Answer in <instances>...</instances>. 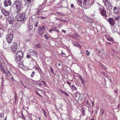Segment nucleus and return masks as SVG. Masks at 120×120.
I'll list each match as a JSON object with an SVG mask.
<instances>
[{
    "instance_id": "f257e3e1",
    "label": "nucleus",
    "mask_w": 120,
    "mask_h": 120,
    "mask_svg": "<svg viewBox=\"0 0 120 120\" xmlns=\"http://www.w3.org/2000/svg\"><path fill=\"white\" fill-rule=\"evenodd\" d=\"M14 6H15V7L14 9V12L16 13H20L21 11L20 8V4L19 1H15L13 4Z\"/></svg>"
},
{
    "instance_id": "f03ea898",
    "label": "nucleus",
    "mask_w": 120,
    "mask_h": 120,
    "mask_svg": "<svg viewBox=\"0 0 120 120\" xmlns=\"http://www.w3.org/2000/svg\"><path fill=\"white\" fill-rule=\"evenodd\" d=\"M23 56V52L20 51L15 53V54L14 55L15 59L16 61L20 60L22 59Z\"/></svg>"
},
{
    "instance_id": "7ed1b4c3",
    "label": "nucleus",
    "mask_w": 120,
    "mask_h": 120,
    "mask_svg": "<svg viewBox=\"0 0 120 120\" xmlns=\"http://www.w3.org/2000/svg\"><path fill=\"white\" fill-rule=\"evenodd\" d=\"M99 10L100 14L103 16V18L106 19L107 16L106 14V11L104 8L102 7L100 8Z\"/></svg>"
},
{
    "instance_id": "20e7f679",
    "label": "nucleus",
    "mask_w": 120,
    "mask_h": 120,
    "mask_svg": "<svg viewBox=\"0 0 120 120\" xmlns=\"http://www.w3.org/2000/svg\"><path fill=\"white\" fill-rule=\"evenodd\" d=\"M13 37V35L11 34H9L6 35V39L8 43L10 44L11 43Z\"/></svg>"
},
{
    "instance_id": "39448f33",
    "label": "nucleus",
    "mask_w": 120,
    "mask_h": 120,
    "mask_svg": "<svg viewBox=\"0 0 120 120\" xmlns=\"http://www.w3.org/2000/svg\"><path fill=\"white\" fill-rule=\"evenodd\" d=\"M0 8L3 14L5 16H8L10 15V13L8 11L5 10L2 7H0Z\"/></svg>"
},
{
    "instance_id": "423d86ee",
    "label": "nucleus",
    "mask_w": 120,
    "mask_h": 120,
    "mask_svg": "<svg viewBox=\"0 0 120 120\" xmlns=\"http://www.w3.org/2000/svg\"><path fill=\"white\" fill-rule=\"evenodd\" d=\"M25 17V15L23 13H21L19 14V17L17 19L18 21H20L23 20Z\"/></svg>"
},
{
    "instance_id": "0eeeda50",
    "label": "nucleus",
    "mask_w": 120,
    "mask_h": 120,
    "mask_svg": "<svg viewBox=\"0 0 120 120\" xmlns=\"http://www.w3.org/2000/svg\"><path fill=\"white\" fill-rule=\"evenodd\" d=\"M4 4L5 7H7L11 5V2L10 0H4Z\"/></svg>"
},
{
    "instance_id": "6e6552de",
    "label": "nucleus",
    "mask_w": 120,
    "mask_h": 120,
    "mask_svg": "<svg viewBox=\"0 0 120 120\" xmlns=\"http://www.w3.org/2000/svg\"><path fill=\"white\" fill-rule=\"evenodd\" d=\"M45 30V27L44 26H43L41 28L40 30H38V33L39 35L41 36L44 33V31Z\"/></svg>"
},
{
    "instance_id": "1a4fd4ad",
    "label": "nucleus",
    "mask_w": 120,
    "mask_h": 120,
    "mask_svg": "<svg viewBox=\"0 0 120 120\" xmlns=\"http://www.w3.org/2000/svg\"><path fill=\"white\" fill-rule=\"evenodd\" d=\"M108 21L109 23L112 26H114L116 24V22L115 20L112 18H110L108 19Z\"/></svg>"
},
{
    "instance_id": "9d476101",
    "label": "nucleus",
    "mask_w": 120,
    "mask_h": 120,
    "mask_svg": "<svg viewBox=\"0 0 120 120\" xmlns=\"http://www.w3.org/2000/svg\"><path fill=\"white\" fill-rule=\"evenodd\" d=\"M17 44L15 43L11 47V50L13 52H15L17 50Z\"/></svg>"
},
{
    "instance_id": "9b49d317",
    "label": "nucleus",
    "mask_w": 120,
    "mask_h": 120,
    "mask_svg": "<svg viewBox=\"0 0 120 120\" xmlns=\"http://www.w3.org/2000/svg\"><path fill=\"white\" fill-rule=\"evenodd\" d=\"M29 52L32 55L35 57L37 56V53L33 49H30L29 50Z\"/></svg>"
},
{
    "instance_id": "f8f14e48",
    "label": "nucleus",
    "mask_w": 120,
    "mask_h": 120,
    "mask_svg": "<svg viewBox=\"0 0 120 120\" xmlns=\"http://www.w3.org/2000/svg\"><path fill=\"white\" fill-rule=\"evenodd\" d=\"M55 31L57 33H59L60 32L58 30H57V28L55 27H52L49 30V31L50 33H51L52 31Z\"/></svg>"
},
{
    "instance_id": "ddd939ff",
    "label": "nucleus",
    "mask_w": 120,
    "mask_h": 120,
    "mask_svg": "<svg viewBox=\"0 0 120 120\" xmlns=\"http://www.w3.org/2000/svg\"><path fill=\"white\" fill-rule=\"evenodd\" d=\"M8 19L9 23L10 24H11L13 23L14 20L13 17H8Z\"/></svg>"
},
{
    "instance_id": "4468645a",
    "label": "nucleus",
    "mask_w": 120,
    "mask_h": 120,
    "mask_svg": "<svg viewBox=\"0 0 120 120\" xmlns=\"http://www.w3.org/2000/svg\"><path fill=\"white\" fill-rule=\"evenodd\" d=\"M92 4V0H87V2L86 3V4H85V5L87 6L91 5Z\"/></svg>"
},
{
    "instance_id": "2eb2a0df",
    "label": "nucleus",
    "mask_w": 120,
    "mask_h": 120,
    "mask_svg": "<svg viewBox=\"0 0 120 120\" xmlns=\"http://www.w3.org/2000/svg\"><path fill=\"white\" fill-rule=\"evenodd\" d=\"M19 67L21 68H24L23 61H20L19 63Z\"/></svg>"
},
{
    "instance_id": "dca6fc26",
    "label": "nucleus",
    "mask_w": 120,
    "mask_h": 120,
    "mask_svg": "<svg viewBox=\"0 0 120 120\" xmlns=\"http://www.w3.org/2000/svg\"><path fill=\"white\" fill-rule=\"evenodd\" d=\"M79 97L76 98L75 99L76 101H81L82 99L83 98L81 95H79Z\"/></svg>"
},
{
    "instance_id": "f3484780",
    "label": "nucleus",
    "mask_w": 120,
    "mask_h": 120,
    "mask_svg": "<svg viewBox=\"0 0 120 120\" xmlns=\"http://www.w3.org/2000/svg\"><path fill=\"white\" fill-rule=\"evenodd\" d=\"M7 72H6L5 71L4 74H5V77L8 79L9 78L8 76H9L11 75L10 72L8 71H7Z\"/></svg>"
},
{
    "instance_id": "a211bd4d",
    "label": "nucleus",
    "mask_w": 120,
    "mask_h": 120,
    "mask_svg": "<svg viewBox=\"0 0 120 120\" xmlns=\"http://www.w3.org/2000/svg\"><path fill=\"white\" fill-rule=\"evenodd\" d=\"M79 78L80 79V80H81V82L83 84H84L85 83V81L84 80V79H82V77L80 75H79Z\"/></svg>"
},
{
    "instance_id": "6ab92c4d",
    "label": "nucleus",
    "mask_w": 120,
    "mask_h": 120,
    "mask_svg": "<svg viewBox=\"0 0 120 120\" xmlns=\"http://www.w3.org/2000/svg\"><path fill=\"white\" fill-rule=\"evenodd\" d=\"M103 2L104 3L105 5L107 6V4H110V3L109 2L108 0H103Z\"/></svg>"
},
{
    "instance_id": "aec40b11",
    "label": "nucleus",
    "mask_w": 120,
    "mask_h": 120,
    "mask_svg": "<svg viewBox=\"0 0 120 120\" xmlns=\"http://www.w3.org/2000/svg\"><path fill=\"white\" fill-rule=\"evenodd\" d=\"M74 45L77 47H78L79 48H81V46L79 44V43L76 41H75L74 42Z\"/></svg>"
},
{
    "instance_id": "412c9836",
    "label": "nucleus",
    "mask_w": 120,
    "mask_h": 120,
    "mask_svg": "<svg viewBox=\"0 0 120 120\" xmlns=\"http://www.w3.org/2000/svg\"><path fill=\"white\" fill-rule=\"evenodd\" d=\"M100 65L101 68L104 70H107V68L103 64H101Z\"/></svg>"
},
{
    "instance_id": "4be33fe9",
    "label": "nucleus",
    "mask_w": 120,
    "mask_h": 120,
    "mask_svg": "<svg viewBox=\"0 0 120 120\" xmlns=\"http://www.w3.org/2000/svg\"><path fill=\"white\" fill-rule=\"evenodd\" d=\"M70 87L72 89L74 90H77V89L76 87L74 85H71L70 86Z\"/></svg>"
},
{
    "instance_id": "5701e85b",
    "label": "nucleus",
    "mask_w": 120,
    "mask_h": 120,
    "mask_svg": "<svg viewBox=\"0 0 120 120\" xmlns=\"http://www.w3.org/2000/svg\"><path fill=\"white\" fill-rule=\"evenodd\" d=\"M41 45L40 43H39L38 44L36 45L35 46V48H39L41 47Z\"/></svg>"
},
{
    "instance_id": "b1692460",
    "label": "nucleus",
    "mask_w": 120,
    "mask_h": 120,
    "mask_svg": "<svg viewBox=\"0 0 120 120\" xmlns=\"http://www.w3.org/2000/svg\"><path fill=\"white\" fill-rule=\"evenodd\" d=\"M61 92L62 94H64L66 96H69V94L66 92L64 91H61Z\"/></svg>"
},
{
    "instance_id": "393cba45",
    "label": "nucleus",
    "mask_w": 120,
    "mask_h": 120,
    "mask_svg": "<svg viewBox=\"0 0 120 120\" xmlns=\"http://www.w3.org/2000/svg\"><path fill=\"white\" fill-rule=\"evenodd\" d=\"M75 94V99L76 98H78L79 96L81 95L79 92L78 91Z\"/></svg>"
},
{
    "instance_id": "a878e982",
    "label": "nucleus",
    "mask_w": 120,
    "mask_h": 120,
    "mask_svg": "<svg viewBox=\"0 0 120 120\" xmlns=\"http://www.w3.org/2000/svg\"><path fill=\"white\" fill-rule=\"evenodd\" d=\"M1 70L3 73H4L5 71V70H4L3 66L1 65H0Z\"/></svg>"
},
{
    "instance_id": "bb28decb",
    "label": "nucleus",
    "mask_w": 120,
    "mask_h": 120,
    "mask_svg": "<svg viewBox=\"0 0 120 120\" xmlns=\"http://www.w3.org/2000/svg\"><path fill=\"white\" fill-rule=\"evenodd\" d=\"M3 47L4 48L6 49L9 47V45L8 44H7L6 43H4L3 44Z\"/></svg>"
},
{
    "instance_id": "cd10ccee",
    "label": "nucleus",
    "mask_w": 120,
    "mask_h": 120,
    "mask_svg": "<svg viewBox=\"0 0 120 120\" xmlns=\"http://www.w3.org/2000/svg\"><path fill=\"white\" fill-rule=\"evenodd\" d=\"M117 7L116 6H115L114 7L113 9V12L114 13L116 14L117 13V12L116 11V10H117Z\"/></svg>"
},
{
    "instance_id": "c85d7f7f",
    "label": "nucleus",
    "mask_w": 120,
    "mask_h": 120,
    "mask_svg": "<svg viewBox=\"0 0 120 120\" xmlns=\"http://www.w3.org/2000/svg\"><path fill=\"white\" fill-rule=\"evenodd\" d=\"M106 40H107L108 41H111L112 42H113L114 41V39L113 38H107L106 39Z\"/></svg>"
},
{
    "instance_id": "c756f323",
    "label": "nucleus",
    "mask_w": 120,
    "mask_h": 120,
    "mask_svg": "<svg viewBox=\"0 0 120 120\" xmlns=\"http://www.w3.org/2000/svg\"><path fill=\"white\" fill-rule=\"evenodd\" d=\"M82 2L81 0H78L77 4L81 6L82 4Z\"/></svg>"
},
{
    "instance_id": "7c9ffc66",
    "label": "nucleus",
    "mask_w": 120,
    "mask_h": 120,
    "mask_svg": "<svg viewBox=\"0 0 120 120\" xmlns=\"http://www.w3.org/2000/svg\"><path fill=\"white\" fill-rule=\"evenodd\" d=\"M44 37L47 40H48L50 38V37L47 36V35L46 34H45L44 36Z\"/></svg>"
},
{
    "instance_id": "2f4dec72",
    "label": "nucleus",
    "mask_w": 120,
    "mask_h": 120,
    "mask_svg": "<svg viewBox=\"0 0 120 120\" xmlns=\"http://www.w3.org/2000/svg\"><path fill=\"white\" fill-rule=\"evenodd\" d=\"M41 82H43L44 85L45 86L47 87L48 86L46 83L44 81H41Z\"/></svg>"
},
{
    "instance_id": "473e14b6",
    "label": "nucleus",
    "mask_w": 120,
    "mask_h": 120,
    "mask_svg": "<svg viewBox=\"0 0 120 120\" xmlns=\"http://www.w3.org/2000/svg\"><path fill=\"white\" fill-rule=\"evenodd\" d=\"M49 67H50V68L51 70V72L54 75V73L53 72V69L51 67H50V66H49Z\"/></svg>"
},
{
    "instance_id": "72a5a7b5",
    "label": "nucleus",
    "mask_w": 120,
    "mask_h": 120,
    "mask_svg": "<svg viewBox=\"0 0 120 120\" xmlns=\"http://www.w3.org/2000/svg\"><path fill=\"white\" fill-rule=\"evenodd\" d=\"M17 94L15 93V96L14 98V99L15 100V102L16 103V100L17 99Z\"/></svg>"
},
{
    "instance_id": "f704fd0d",
    "label": "nucleus",
    "mask_w": 120,
    "mask_h": 120,
    "mask_svg": "<svg viewBox=\"0 0 120 120\" xmlns=\"http://www.w3.org/2000/svg\"><path fill=\"white\" fill-rule=\"evenodd\" d=\"M4 116V114L2 113H0V118H3Z\"/></svg>"
},
{
    "instance_id": "c9c22d12",
    "label": "nucleus",
    "mask_w": 120,
    "mask_h": 120,
    "mask_svg": "<svg viewBox=\"0 0 120 120\" xmlns=\"http://www.w3.org/2000/svg\"><path fill=\"white\" fill-rule=\"evenodd\" d=\"M33 27L32 26H29V29L30 30H31L33 29Z\"/></svg>"
},
{
    "instance_id": "e433bc0d",
    "label": "nucleus",
    "mask_w": 120,
    "mask_h": 120,
    "mask_svg": "<svg viewBox=\"0 0 120 120\" xmlns=\"http://www.w3.org/2000/svg\"><path fill=\"white\" fill-rule=\"evenodd\" d=\"M86 53L87 55V56H89L90 54V52H88V51L87 50H86Z\"/></svg>"
},
{
    "instance_id": "4c0bfd02",
    "label": "nucleus",
    "mask_w": 120,
    "mask_h": 120,
    "mask_svg": "<svg viewBox=\"0 0 120 120\" xmlns=\"http://www.w3.org/2000/svg\"><path fill=\"white\" fill-rule=\"evenodd\" d=\"M42 110L43 111V114L45 116H46L47 115L46 113V112L43 109H42Z\"/></svg>"
},
{
    "instance_id": "58836bf2",
    "label": "nucleus",
    "mask_w": 120,
    "mask_h": 120,
    "mask_svg": "<svg viewBox=\"0 0 120 120\" xmlns=\"http://www.w3.org/2000/svg\"><path fill=\"white\" fill-rule=\"evenodd\" d=\"M120 17H115V20L116 21L119 20Z\"/></svg>"
},
{
    "instance_id": "ea45409f",
    "label": "nucleus",
    "mask_w": 120,
    "mask_h": 120,
    "mask_svg": "<svg viewBox=\"0 0 120 120\" xmlns=\"http://www.w3.org/2000/svg\"><path fill=\"white\" fill-rule=\"evenodd\" d=\"M38 21L36 22L35 24H34V26L36 27L38 26Z\"/></svg>"
},
{
    "instance_id": "a19ab883",
    "label": "nucleus",
    "mask_w": 120,
    "mask_h": 120,
    "mask_svg": "<svg viewBox=\"0 0 120 120\" xmlns=\"http://www.w3.org/2000/svg\"><path fill=\"white\" fill-rule=\"evenodd\" d=\"M40 17L41 20H44L46 18V17H44L42 16H41Z\"/></svg>"
},
{
    "instance_id": "79ce46f5",
    "label": "nucleus",
    "mask_w": 120,
    "mask_h": 120,
    "mask_svg": "<svg viewBox=\"0 0 120 120\" xmlns=\"http://www.w3.org/2000/svg\"><path fill=\"white\" fill-rule=\"evenodd\" d=\"M66 82L68 84L69 86L70 87L71 86V82H69L67 81H66Z\"/></svg>"
},
{
    "instance_id": "37998d69",
    "label": "nucleus",
    "mask_w": 120,
    "mask_h": 120,
    "mask_svg": "<svg viewBox=\"0 0 120 120\" xmlns=\"http://www.w3.org/2000/svg\"><path fill=\"white\" fill-rule=\"evenodd\" d=\"M34 74L35 72H33L31 75V77L32 78L33 77Z\"/></svg>"
},
{
    "instance_id": "c03bdc74",
    "label": "nucleus",
    "mask_w": 120,
    "mask_h": 120,
    "mask_svg": "<svg viewBox=\"0 0 120 120\" xmlns=\"http://www.w3.org/2000/svg\"><path fill=\"white\" fill-rule=\"evenodd\" d=\"M27 1V3L28 4H30L31 1V0H26Z\"/></svg>"
},
{
    "instance_id": "a18cd8bd",
    "label": "nucleus",
    "mask_w": 120,
    "mask_h": 120,
    "mask_svg": "<svg viewBox=\"0 0 120 120\" xmlns=\"http://www.w3.org/2000/svg\"><path fill=\"white\" fill-rule=\"evenodd\" d=\"M105 112V110L104 109H102L101 110V112L102 114V115H103L104 113Z\"/></svg>"
},
{
    "instance_id": "49530a36",
    "label": "nucleus",
    "mask_w": 120,
    "mask_h": 120,
    "mask_svg": "<svg viewBox=\"0 0 120 120\" xmlns=\"http://www.w3.org/2000/svg\"><path fill=\"white\" fill-rule=\"evenodd\" d=\"M101 73H102L105 76H106V75L107 74L106 73L103 71H101Z\"/></svg>"
},
{
    "instance_id": "de8ad7c7",
    "label": "nucleus",
    "mask_w": 120,
    "mask_h": 120,
    "mask_svg": "<svg viewBox=\"0 0 120 120\" xmlns=\"http://www.w3.org/2000/svg\"><path fill=\"white\" fill-rule=\"evenodd\" d=\"M85 111H84V110L83 109L82 110V115L83 116H84L85 115Z\"/></svg>"
},
{
    "instance_id": "09e8293b",
    "label": "nucleus",
    "mask_w": 120,
    "mask_h": 120,
    "mask_svg": "<svg viewBox=\"0 0 120 120\" xmlns=\"http://www.w3.org/2000/svg\"><path fill=\"white\" fill-rule=\"evenodd\" d=\"M83 0V4H86V3L87 2V0Z\"/></svg>"
},
{
    "instance_id": "8fccbe9b",
    "label": "nucleus",
    "mask_w": 120,
    "mask_h": 120,
    "mask_svg": "<svg viewBox=\"0 0 120 120\" xmlns=\"http://www.w3.org/2000/svg\"><path fill=\"white\" fill-rule=\"evenodd\" d=\"M31 56L30 55H28L26 56V57L27 58H29Z\"/></svg>"
},
{
    "instance_id": "3c124183",
    "label": "nucleus",
    "mask_w": 120,
    "mask_h": 120,
    "mask_svg": "<svg viewBox=\"0 0 120 120\" xmlns=\"http://www.w3.org/2000/svg\"><path fill=\"white\" fill-rule=\"evenodd\" d=\"M71 8H74V6L73 4H72L71 5Z\"/></svg>"
},
{
    "instance_id": "603ef678",
    "label": "nucleus",
    "mask_w": 120,
    "mask_h": 120,
    "mask_svg": "<svg viewBox=\"0 0 120 120\" xmlns=\"http://www.w3.org/2000/svg\"><path fill=\"white\" fill-rule=\"evenodd\" d=\"M11 75V79L12 81L14 82V78L13 77V76H12V75Z\"/></svg>"
},
{
    "instance_id": "864d4df0",
    "label": "nucleus",
    "mask_w": 120,
    "mask_h": 120,
    "mask_svg": "<svg viewBox=\"0 0 120 120\" xmlns=\"http://www.w3.org/2000/svg\"><path fill=\"white\" fill-rule=\"evenodd\" d=\"M106 45H107V44H109V45H111V43L109 42H106Z\"/></svg>"
},
{
    "instance_id": "5fc2aeb1",
    "label": "nucleus",
    "mask_w": 120,
    "mask_h": 120,
    "mask_svg": "<svg viewBox=\"0 0 120 120\" xmlns=\"http://www.w3.org/2000/svg\"><path fill=\"white\" fill-rule=\"evenodd\" d=\"M86 103L87 105L88 106L89 105V102L88 101H86Z\"/></svg>"
},
{
    "instance_id": "6e6d98bb",
    "label": "nucleus",
    "mask_w": 120,
    "mask_h": 120,
    "mask_svg": "<svg viewBox=\"0 0 120 120\" xmlns=\"http://www.w3.org/2000/svg\"><path fill=\"white\" fill-rule=\"evenodd\" d=\"M89 20L90 21V22H92L93 21L91 19H88V21H89Z\"/></svg>"
},
{
    "instance_id": "4d7b16f0",
    "label": "nucleus",
    "mask_w": 120,
    "mask_h": 120,
    "mask_svg": "<svg viewBox=\"0 0 120 120\" xmlns=\"http://www.w3.org/2000/svg\"><path fill=\"white\" fill-rule=\"evenodd\" d=\"M36 93L38 95H39V96H40V97H41V96L37 91H36Z\"/></svg>"
},
{
    "instance_id": "13d9d810",
    "label": "nucleus",
    "mask_w": 120,
    "mask_h": 120,
    "mask_svg": "<svg viewBox=\"0 0 120 120\" xmlns=\"http://www.w3.org/2000/svg\"><path fill=\"white\" fill-rule=\"evenodd\" d=\"M2 83H3L4 82V77L2 76Z\"/></svg>"
},
{
    "instance_id": "bf43d9fd",
    "label": "nucleus",
    "mask_w": 120,
    "mask_h": 120,
    "mask_svg": "<svg viewBox=\"0 0 120 120\" xmlns=\"http://www.w3.org/2000/svg\"><path fill=\"white\" fill-rule=\"evenodd\" d=\"M62 31L64 33H65L66 32V31L65 30H62Z\"/></svg>"
},
{
    "instance_id": "052dcab7",
    "label": "nucleus",
    "mask_w": 120,
    "mask_h": 120,
    "mask_svg": "<svg viewBox=\"0 0 120 120\" xmlns=\"http://www.w3.org/2000/svg\"><path fill=\"white\" fill-rule=\"evenodd\" d=\"M35 69H36V70H39V68L37 67H35Z\"/></svg>"
},
{
    "instance_id": "680f3d73",
    "label": "nucleus",
    "mask_w": 120,
    "mask_h": 120,
    "mask_svg": "<svg viewBox=\"0 0 120 120\" xmlns=\"http://www.w3.org/2000/svg\"><path fill=\"white\" fill-rule=\"evenodd\" d=\"M38 84L39 85V86H41L42 85L40 83H38Z\"/></svg>"
},
{
    "instance_id": "e2e57ef3",
    "label": "nucleus",
    "mask_w": 120,
    "mask_h": 120,
    "mask_svg": "<svg viewBox=\"0 0 120 120\" xmlns=\"http://www.w3.org/2000/svg\"><path fill=\"white\" fill-rule=\"evenodd\" d=\"M92 106H93L94 105V101H93L92 102Z\"/></svg>"
},
{
    "instance_id": "0e129e2a",
    "label": "nucleus",
    "mask_w": 120,
    "mask_h": 120,
    "mask_svg": "<svg viewBox=\"0 0 120 120\" xmlns=\"http://www.w3.org/2000/svg\"><path fill=\"white\" fill-rule=\"evenodd\" d=\"M115 93H118V91H117V89L116 90H115Z\"/></svg>"
},
{
    "instance_id": "69168bd1",
    "label": "nucleus",
    "mask_w": 120,
    "mask_h": 120,
    "mask_svg": "<svg viewBox=\"0 0 120 120\" xmlns=\"http://www.w3.org/2000/svg\"><path fill=\"white\" fill-rule=\"evenodd\" d=\"M35 120H40L39 118L36 117V119Z\"/></svg>"
},
{
    "instance_id": "338daca9",
    "label": "nucleus",
    "mask_w": 120,
    "mask_h": 120,
    "mask_svg": "<svg viewBox=\"0 0 120 120\" xmlns=\"http://www.w3.org/2000/svg\"><path fill=\"white\" fill-rule=\"evenodd\" d=\"M76 35L78 36V37H80V35H79L78 34H76Z\"/></svg>"
},
{
    "instance_id": "774afa93",
    "label": "nucleus",
    "mask_w": 120,
    "mask_h": 120,
    "mask_svg": "<svg viewBox=\"0 0 120 120\" xmlns=\"http://www.w3.org/2000/svg\"><path fill=\"white\" fill-rule=\"evenodd\" d=\"M58 65L59 66H60L61 65V64L60 63H59L58 64Z\"/></svg>"
}]
</instances>
